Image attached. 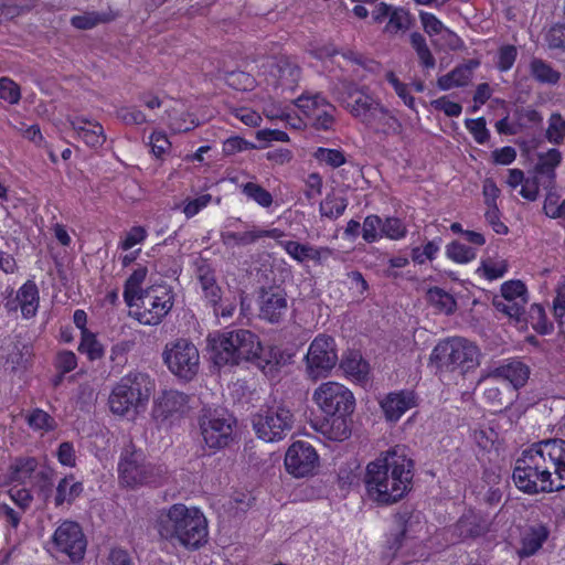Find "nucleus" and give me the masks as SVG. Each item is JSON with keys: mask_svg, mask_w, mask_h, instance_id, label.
<instances>
[{"mask_svg": "<svg viewBox=\"0 0 565 565\" xmlns=\"http://www.w3.org/2000/svg\"><path fill=\"white\" fill-rule=\"evenodd\" d=\"M414 461L405 448L396 446L382 452L366 467L364 482L370 499L380 504H393L411 490Z\"/></svg>", "mask_w": 565, "mask_h": 565, "instance_id": "1", "label": "nucleus"}, {"mask_svg": "<svg viewBox=\"0 0 565 565\" xmlns=\"http://www.w3.org/2000/svg\"><path fill=\"white\" fill-rule=\"evenodd\" d=\"M157 531L162 540L180 544L188 550H199L207 542V521L196 508L177 503L162 510L157 520Z\"/></svg>", "mask_w": 565, "mask_h": 565, "instance_id": "2", "label": "nucleus"}, {"mask_svg": "<svg viewBox=\"0 0 565 565\" xmlns=\"http://www.w3.org/2000/svg\"><path fill=\"white\" fill-rule=\"evenodd\" d=\"M211 359L217 366L250 362L260 369L269 364L259 338L246 329L223 331L207 337Z\"/></svg>", "mask_w": 565, "mask_h": 565, "instance_id": "3", "label": "nucleus"}, {"mask_svg": "<svg viewBox=\"0 0 565 565\" xmlns=\"http://www.w3.org/2000/svg\"><path fill=\"white\" fill-rule=\"evenodd\" d=\"M552 476L547 459L542 454V448L536 447V443L524 450L515 461L513 480L516 487L525 493L534 494L562 490V483H556Z\"/></svg>", "mask_w": 565, "mask_h": 565, "instance_id": "4", "label": "nucleus"}, {"mask_svg": "<svg viewBox=\"0 0 565 565\" xmlns=\"http://www.w3.org/2000/svg\"><path fill=\"white\" fill-rule=\"evenodd\" d=\"M152 390L149 375L131 372L114 386L108 398L109 408L119 416L136 415L146 407Z\"/></svg>", "mask_w": 565, "mask_h": 565, "instance_id": "5", "label": "nucleus"}, {"mask_svg": "<svg viewBox=\"0 0 565 565\" xmlns=\"http://www.w3.org/2000/svg\"><path fill=\"white\" fill-rule=\"evenodd\" d=\"M119 480L127 487L161 486L168 480V470L146 459L142 450L130 441L121 451L118 463Z\"/></svg>", "mask_w": 565, "mask_h": 565, "instance_id": "6", "label": "nucleus"}, {"mask_svg": "<svg viewBox=\"0 0 565 565\" xmlns=\"http://www.w3.org/2000/svg\"><path fill=\"white\" fill-rule=\"evenodd\" d=\"M480 350L472 341L452 337L440 341L433 350L430 362L439 372H469L480 364Z\"/></svg>", "mask_w": 565, "mask_h": 565, "instance_id": "7", "label": "nucleus"}, {"mask_svg": "<svg viewBox=\"0 0 565 565\" xmlns=\"http://www.w3.org/2000/svg\"><path fill=\"white\" fill-rule=\"evenodd\" d=\"M295 415L281 403L262 407L252 416V425L259 439L274 443L284 439L292 429Z\"/></svg>", "mask_w": 565, "mask_h": 565, "instance_id": "8", "label": "nucleus"}, {"mask_svg": "<svg viewBox=\"0 0 565 565\" xmlns=\"http://www.w3.org/2000/svg\"><path fill=\"white\" fill-rule=\"evenodd\" d=\"M168 370L178 379L190 382L200 369V353L190 340L179 338L168 342L162 352Z\"/></svg>", "mask_w": 565, "mask_h": 565, "instance_id": "9", "label": "nucleus"}, {"mask_svg": "<svg viewBox=\"0 0 565 565\" xmlns=\"http://www.w3.org/2000/svg\"><path fill=\"white\" fill-rule=\"evenodd\" d=\"M172 306L173 295L168 286H151L140 292L135 317L142 324L157 326L170 312Z\"/></svg>", "mask_w": 565, "mask_h": 565, "instance_id": "10", "label": "nucleus"}, {"mask_svg": "<svg viewBox=\"0 0 565 565\" xmlns=\"http://www.w3.org/2000/svg\"><path fill=\"white\" fill-rule=\"evenodd\" d=\"M338 360L334 339L320 334L310 343L305 356L307 375L311 380L326 377L337 365Z\"/></svg>", "mask_w": 565, "mask_h": 565, "instance_id": "11", "label": "nucleus"}, {"mask_svg": "<svg viewBox=\"0 0 565 565\" xmlns=\"http://www.w3.org/2000/svg\"><path fill=\"white\" fill-rule=\"evenodd\" d=\"M235 418L224 411H207L200 418V428L204 443L211 449L227 447L233 441Z\"/></svg>", "mask_w": 565, "mask_h": 565, "instance_id": "12", "label": "nucleus"}, {"mask_svg": "<svg viewBox=\"0 0 565 565\" xmlns=\"http://www.w3.org/2000/svg\"><path fill=\"white\" fill-rule=\"evenodd\" d=\"M313 401L324 415L353 414V393L337 382L322 383L313 393Z\"/></svg>", "mask_w": 565, "mask_h": 565, "instance_id": "13", "label": "nucleus"}, {"mask_svg": "<svg viewBox=\"0 0 565 565\" xmlns=\"http://www.w3.org/2000/svg\"><path fill=\"white\" fill-rule=\"evenodd\" d=\"M52 543L58 553L68 556L72 562L83 559L87 546L81 525L68 520L55 530Z\"/></svg>", "mask_w": 565, "mask_h": 565, "instance_id": "14", "label": "nucleus"}, {"mask_svg": "<svg viewBox=\"0 0 565 565\" xmlns=\"http://www.w3.org/2000/svg\"><path fill=\"white\" fill-rule=\"evenodd\" d=\"M259 318L269 323H279L288 309L287 294L278 285L263 286L258 290Z\"/></svg>", "mask_w": 565, "mask_h": 565, "instance_id": "15", "label": "nucleus"}, {"mask_svg": "<svg viewBox=\"0 0 565 565\" xmlns=\"http://www.w3.org/2000/svg\"><path fill=\"white\" fill-rule=\"evenodd\" d=\"M318 454L307 441H295L285 456L286 470L296 478L308 477L318 466Z\"/></svg>", "mask_w": 565, "mask_h": 565, "instance_id": "16", "label": "nucleus"}, {"mask_svg": "<svg viewBox=\"0 0 565 565\" xmlns=\"http://www.w3.org/2000/svg\"><path fill=\"white\" fill-rule=\"evenodd\" d=\"M268 66L277 88H281L282 92H295L301 78V68L294 60L285 55L273 57Z\"/></svg>", "mask_w": 565, "mask_h": 565, "instance_id": "17", "label": "nucleus"}, {"mask_svg": "<svg viewBox=\"0 0 565 565\" xmlns=\"http://www.w3.org/2000/svg\"><path fill=\"white\" fill-rule=\"evenodd\" d=\"M536 447L542 448V454L547 459L556 483H562L565 489V440L561 438L544 439L537 441Z\"/></svg>", "mask_w": 565, "mask_h": 565, "instance_id": "18", "label": "nucleus"}, {"mask_svg": "<svg viewBox=\"0 0 565 565\" xmlns=\"http://www.w3.org/2000/svg\"><path fill=\"white\" fill-rule=\"evenodd\" d=\"M287 254L298 263H303L308 259L321 264L323 260L332 255V249L329 247H315L309 244H301L296 241H286L280 243Z\"/></svg>", "mask_w": 565, "mask_h": 565, "instance_id": "19", "label": "nucleus"}, {"mask_svg": "<svg viewBox=\"0 0 565 565\" xmlns=\"http://www.w3.org/2000/svg\"><path fill=\"white\" fill-rule=\"evenodd\" d=\"M415 406V396L413 392L401 391L391 393L381 402V407L385 417L390 422L398 420L402 415L409 408Z\"/></svg>", "mask_w": 565, "mask_h": 565, "instance_id": "20", "label": "nucleus"}, {"mask_svg": "<svg viewBox=\"0 0 565 565\" xmlns=\"http://www.w3.org/2000/svg\"><path fill=\"white\" fill-rule=\"evenodd\" d=\"M68 121L87 146L98 148L105 143L106 136L99 122H93L85 117L70 118Z\"/></svg>", "mask_w": 565, "mask_h": 565, "instance_id": "21", "label": "nucleus"}, {"mask_svg": "<svg viewBox=\"0 0 565 565\" xmlns=\"http://www.w3.org/2000/svg\"><path fill=\"white\" fill-rule=\"evenodd\" d=\"M529 375V366L519 360H510L489 373L490 377L503 379L510 382L514 388L524 386Z\"/></svg>", "mask_w": 565, "mask_h": 565, "instance_id": "22", "label": "nucleus"}, {"mask_svg": "<svg viewBox=\"0 0 565 565\" xmlns=\"http://www.w3.org/2000/svg\"><path fill=\"white\" fill-rule=\"evenodd\" d=\"M562 156L557 149H550L539 154L534 175L542 180L543 189H552L555 182V168L561 163Z\"/></svg>", "mask_w": 565, "mask_h": 565, "instance_id": "23", "label": "nucleus"}, {"mask_svg": "<svg viewBox=\"0 0 565 565\" xmlns=\"http://www.w3.org/2000/svg\"><path fill=\"white\" fill-rule=\"evenodd\" d=\"M352 414L326 415L320 431L332 440H344L351 435Z\"/></svg>", "mask_w": 565, "mask_h": 565, "instance_id": "24", "label": "nucleus"}, {"mask_svg": "<svg viewBox=\"0 0 565 565\" xmlns=\"http://www.w3.org/2000/svg\"><path fill=\"white\" fill-rule=\"evenodd\" d=\"M488 532V522L473 511L461 515L455 525V533L462 540L479 537Z\"/></svg>", "mask_w": 565, "mask_h": 565, "instance_id": "25", "label": "nucleus"}, {"mask_svg": "<svg viewBox=\"0 0 565 565\" xmlns=\"http://www.w3.org/2000/svg\"><path fill=\"white\" fill-rule=\"evenodd\" d=\"M478 60H469L465 64L456 66L451 72L438 78V87L443 90H448L452 87H460L468 84L472 77V72L479 66Z\"/></svg>", "mask_w": 565, "mask_h": 565, "instance_id": "26", "label": "nucleus"}, {"mask_svg": "<svg viewBox=\"0 0 565 565\" xmlns=\"http://www.w3.org/2000/svg\"><path fill=\"white\" fill-rule=\"evenodd\" d=\"M548 529L543 524L530 526L522 535L521 547L518 550L520 557H530L534 555L547 540Z\"/></svg>", "mask_w": 565, "mask_h": 565, "instance_id": "27", "label": "nucleus"}, {"mask_svg": "<svg viewBox=\"0 0 565 565\" xmlns=\"http://www.w3.org/2000/svg\"><path fill=\"white\" fill-rule=\"evenodd\" d=\"M366 126L373 129L376 134L383 135H397L402 129V125L398 119L392 116L381 104L372 113Z\"/></svg>", "mask_w": 565, "mask_h": 565, "instance_id": "28", "label": "nucleus"}, {"mask_svg": "<svg viewBox=\"0 0 565 565\" xmlns=\"http://www.w3.org/2000/svg\"><path fill=\"white\" fill-rule=\"evenodd\" d=\"M83 490V483L75 481L73 475L65 476L56 487L55 505L61 507L65 502L72 504L82 494Z\"/></svg>", "mask_w": 565, "mask_h": 565, "instance_id": "29", "label": "nucleus"}, {"mask_svg": "<svg viewBox=\"0 0 565 565\" xmlns=\"http://www.w3.org/2000/svg\"><path fill=\"white\" fill-rule=\"evenodd\" d=\"M527 299L519 298L516 300L504 299L495 297L492 301L493 307L499 311L513 319L516 322H527V313L525 305Z\"/></svg>", "mask_w": 565, "mask_h": 565, "instance_id": "30", "label": "nucleus"}, {"mask_svg": "<svg viewBox=\"0 0 565 565\" xmlns=\"http://www.w3.org/2000/svg\"><path fill=\"white\" fill-rule=\"evenodd\" d=\"M408 512H398L394 515V530L386 540V548L391 556H395L403 546L407 533Z\"/></svg>", "mask_w": 565, "mask_h": 565, "instance_id": "31", "label": "nucleus"}, {"mask_svg": "<svg viewBox=\"0 0 565 565\" xmlns=\"http://www.w3.org/2000/svg\"><path fill=\"white\" fill-rule=\"evenodd\" d=\"M17 299L20 303L22 315L31 318L35 315L39 305V290L36 285L29 280L18 291Z\"/></svg>", "mask_w": 565, "mask_h": 565, "instance_id": "32", "label": "nucleus"}, {"mask_svg": "<svg viewBox=\"0 0 565 565\" xmlns=\"http://www.w3.org/2000/svg\"><path fill=\"white\" fill-rule=\"evenodd\" d=\"M23 349L25 345H20L18 341L9 338L1 347L4 358V369L11 373L17 372L20 367L24 366V353Z\"/></svg>", "mask_w": 565, "mask_h": 565, "instance_id": "33", "label": "nucleus"}, {"mask_svg": "<svg viewBox=\"0 0 565 565\" xmlns=\"http://www.w3.org/2000/svg\"><path fill=\"white\" fill-rule=\"evenodd\" d=\"M355 95L356 97L354 100L348 103V108L354 117L360 118V120L366 125L372 116V113L377 108L380 103L364 92Z\"/></svg>", "mask_w": 565, "mask_h": 565, "instance_id": "34", "label": "nucleus"}, {"mask_svg": "<svg viewBox=\"0 0 565 565\" xmlns=\"http://www.w3.org/2000/svg\"><path fill=\"white\" fill-rule=\"evenodd\" d=\"M118 15V12H85L81 15H75L71 19V23L74 28L79 30H88L96 26L99 23L113 21Z\"/></svg>", "mask_w": 565, "mask_h": 565, "instance_id": "35", "label": "nucleus"}, {"mask_svg": "<svg viewBox=\"0 0 565 565\" xmlns=\"http://www.w3.org/2000/svg\"><path fill=\"white\" fill-rule=\"evenodd\" d=\"M340 366L348 375L361 381L367 374V363L362 359L361 354L356 351H351L340 362Z\"/></svg>", "mask_w": 565, "mask_h": 565, "instance_id": "36", "label": "nucleus"}, {"mask_svg": "<svg viewBox=\"0 0 565 565\" xmlns=\"http://www.w3.org/2000/svg\"><path fill=\"white\" fill-rule=\"evenodd\" d=\"M347 206L348 200L343 196H338L332 192L328 193L320 202L319 211L321 216L330 220H337L344 213Z\"/></svg>", "mask_w": 565, "mask_h": 565, "instance_id": "37", "label": "nucleus"}, {"mask_svg": "<svg viewBox=\"0 0 565 565\" xmlns=\"http://www.w3.org/2000/svg\"><path fill=\"white\" fill-rule=\"evenodd\" d=\"M530 68L531 75L542 84L554 85L561 78V73L541 58L532 60Z\"/></svg>", "mask_w": 565, "mask_h": 565, "instance_id": "38", "label": "nucleus"}, {"mask_svg": "<svg viewBox=\"0 0 565 565\" xmlns=\"http://www.w3.org/2000/svg\"><path fill=\"white\" fill-rule=\"evenodd\" d=\"M429 302L439 311L451 315L457 309L455 298L439 287L429 288L427 291Z\"/></svg>", "mask_w": 565, "mask_h": 565, "instance_id": "39", "label": "nucleus"}, {"mask_svg": "<svg viewBox=\"0 0 565 565\" xmlns=\"http://www.w3.org/2000/svg\"><path fill=\"white\" fill-rule=\"evenodd\" d=\"M411 45L415 50L420 63L426 68L435 67L436 60L433 56L426 39L419 32H413L409 36Z\"/></svg>", "mask_w": 565, "mask_h": 565, "instance_id": "40", "label": "nucleus"}, {"mask_svg": "<svg viewBox=\"0 0 565 565\" xmlns=\"http://www.w3.org/2000/svg\"><path fill=\"white\" fill-rule=\"evenodd\" d=\"M269 231H259V232H225L222 233V242L231 247L239 246V245H249L254 243L256 239L268 235Z\"/></svg>", "mask_w": 565, "mask_h": 565, "instance_id": "41", "label": "nucleus"}, {"mask_svg": "<svg viewBox=\"0 0 565 565\" xmlns=\"http://www.w3.org/2000/svg\"><path fill=\"white\" fill-rule=\"evenodd\" d=\"M189 401V396L179 391H167L160 401V407L163 413L172 414L181 411Z\"/></svg>", "mask_w": 565, "mask_h": 565, "instance_id": "42", "label": "nucleus"}, {"mask_svg": "<svg viewBox=\"0 0 565 565\" xmlns=\"http://www.w3.org/2000/svg\"><path fill=\"white\" fill-rule=\"evenodd\" d=\"M78 351L86 353L88 359L94 361L104 355V348L93 333H85L82 335V341L78 345Z\"/></svg>", "mask_w": 565, "mask_h": 565, "instance_id": "43", "label": "nucleus"}, {"mask_svg": "<svg viewBox=\"0 0 565 565\" xmlns=\"http://www.w3.org/2000/svg\"><path fill=\"white\" fill-rule=\"evenodd\" d=\"M195 276L201 285V288L213 286L217 284L215 270L207 259L199 258L195 263Z\"/></svg>", "mask_w": 565, "mask_h": 565, "instance_id": "44", "label": "nucleus"}, {"mask_svg": "<svg viewBox=\"0 0 565 565\" xmlns=\"http://www.w3.org/2000/svg\"><path fill=\"white\" fill-rule=\"evenodd\" d=\"M447 256L457 263H468L476 257V249L457 241L447 246Z\"/></svg>", "mask_w": 565, "mask_h": 565, "instance_id": "45", "label": "nucleus"}, {"mask_svg": "<svg viewBox=\"0 0 565 565\" xmlns=\"http://www.w3.org/2000/svg\"><path fill=\"white\" fill-rule=\"evenodd\" d=\"M298 107L303 110V113L308 116L313 113L320 111L321 109H334V107L329 104V102L317 94L312 97H300L298 98Z\"/></svg>", "mask_w": 565, "mask_h": 565, "instance_id": "46", "label": "nucleus"}, {"mask_svg": "<svg viewBox=\"0 0 565 565\" xmlns=\"http://www.w3.org/2000/svg\"><path fill=\"white\" fill-rule=\"evenodd\" d=\"M546 138L553 143H561L565 138V119L557 113L550 117Z\"/></svg>", "mask_w": 565, "mask_h": 565, "instance_id": "47", "label": "nucleus"}, {"mask_svg": "<svg viewBox=\"0 0 565 565\" xmlns=\"http://www.w3.org/2000/svg\"><path fill=\"white\" fill-rule=\"evenodd\" d=\"M412 17L409 12L403 8L394 9L390 15L386 30L397 32L398 30H407L411 28Z\"/></svg>", "mask_w": 565, "mask_h": 565, "instance_id": "48", "label": "nucleus"}, {"mask_svg": "<svg viewBox=\"0 0 565 565\" xmlns=\"http://www.w3.org/2000/svg\"><path fill=\"white\" fill-rule=\"evenodd\" d=\"M243 192L259 205L268 207L273 203L271 194L259 184L248 182L244 185Z\"/></svg>", "mask_w": 565, "mask_h": 565, "instance_id": "49", "label": "nucleus"}, {"mask_svg": "<svg viewBox=\"0 0 565 565\" xmlns=\"http://www.w3.org/2000/svg\"><path fill=\"white\" fill-rule=\"evenodd\" d=\"M545 41L550 49L565 51V22L553 24L545 35Z\"/></svg>", "mask_w": 565, "mask_h": 565, "instance_id": "50", "label": "nucleus"}, {"mask_svg": "<svg viewBox=\"0 0 565 565\" xmlns=\"http://www.w3.org/2000/svg\"><path fill=\"white\" fill-rule=\"evenodd\" d=\"M28 424L35 429L53 430L56 426L54 418L42 409H34L28 416Z\"/></svg>", "mask_w": 565, "mask_h": 565, "instance_id": "51", "label": "nucleus"}, {"mask_svg": "<svg viewBox=\"0 0 565 565\" xmlns=\"http://www.w3.org/2000/svg\"><path fill=\"white\" fill-rule=\"evenodd\" d=\"M313 157L332 168H339L345 163L344 153L338 149L318 148Z\"/></svg>", "mask_w": 565, "mask_h": 565, "instance_id": "52", "label": "nucleus"}, {"mask_svg": "<svg viewBox=\"0 0 565 565\" xmlns=\"http://www.w3.org/2000/svg\"><path fill=\"white\" fill-rule=\"evenodd\" d=\"M466 127L472 134L475 140L483 145L490 138V132L487 129V122L483 117L477 119H466Z\"/></svg>", "mask_w": 565, "mask_h": 565, "instance_id": "53", "label": "nucleus"}, {"mask_svg": "<svg viewBox=\"0 0 565 565\" xmlns=\"http://www.w3.org/2000/svg\"><path fill=\"white\" fill-rule=\"evenodd\" d=\"M0 98L10 103L18 104L21 98L20 87L9 77L0 78Z\"/></svg>", "mask_w": 565, "mask_h": 565, "instance_id": "54", "label": "nucleus"}, {"mask_svg": "<svg viewBox=\"0 0 565 565\" xmlns=\"http://www.w3.org/2000/svg\"><path fill=\"white\" fill-rule=\"evenodd\" d=\"M501 298L516 300L519 298L527 299L525 285L521 280L505 281L501 286Z\"/></svg>", "mask_w": 565, "mask_h": 565, "instance_id": "55", "label": "nucleus"}, {"mask_svg": "<svg viewBox=\"0 0 565 565\" xmlns=\"http://www.w3.org/2000/svg\"><path fill=\"white\" fill-rule=\"evenodd\" d=\"M38 467V461L35 458H17L13 465V473L15 480H21L25 478H30L31 475Z\"/></svg>", "mask_w": 565, "mask_h": 565, "instance_id": "56", "label": "nucleus"}, {"mask_svg": "<svg viewBox=\"0 0 565 565\" xmlns=\"http://www.w3.org/2000/svg\"><path fill=\"white\" fill-rule=\"evenodd\" d=\"M382 220L377 215H369L365 217L362 227V236L367 243H372L380 236L379 230L382 227Z\"/></svg>", "mask_w": 565, "mask_h": 565, "instance_id": "57", "label": "nucleus"}, {"mask_svg": "<svg viewBox=\"0 0 565 565\" xmlns=\"http://www.w3.org/2000/svg\"><path fill=\"white\" fill-rule=\"evenodd\" d=\"M381 233H383L384 235L392 239H398L405 236L406 228L399 218L388 217L382 224Z\"/></svg>", "mask_w": 565, "mask_h": 565, "instance_id": "58", "label": "nucleus"}, {"mask_svg": "<svg viewBox=\"0 0 565 565\" xmlns=\"http://www.w3.org/2000/svg\"><path fill=\"white\" fill-rule=\"evenodd\" d=\"M420 22L424 31L429 35L440 34L446 30V26L443 24L440 20H438L434 14L420 11L419 12Z\"/></svg>", "mask_w": 565, "mask_h": 565, "instance_id": "59", "label": "nucleus"}, {"mask_svg": "<svg viewBox=\"0 0 565 565\" xmlns=\"http://www.w3.org/2000/svg\"><path fill=\"white\" fill-rule=\"evenodd\" d=\"M518 55L516 47L514 45H503L499 50L497 66L501 72H505L512 67Z\"/></svg>", "mask_w": 565, "mask_h": 565, "instance_id": "60", "label": "nucleus"}, {"mask_svg": "<svg viewBox=\"0 0 565 565\" xmlns=\"http://www.w3.org/2000/svg\"><path fill=\"white\" fill-rule=\"evenodd\" d=\"M149 146L157 158H162L171 147V142L163 132H153L150 136Z\"/></svg>", "mask_w": 565, "mask_h": 565, "instance_id": "61", "label": "nucleus"}, {"mask_svg": "<svg viewBox=\"0 0 565 565\" xmlns=\"http://www.w3.org/2000/svg\"><path fill=\"white\" fill-rule=\"evenodd\" d=\"M256 146L241 137H231L223 142V152L226 156H232L244 149H254Z\"/></svg>", "mask_w": 565, "mask_h": 565, "instance_id": "62", "label": "nucleus"}, {"mask_svg": "<svg viewBox=\"0 0 565 565\" xmlns=\"http://www.w3.org/2000/svg\"><path fill=\"white\" fill-rule=\"evenodd\" d=\"M541 186L543 188V183L537 177L533 175L532 178H526L522 183L520 194L529 201H535Z\"/></svg>", "mask_w": 565, "mask_h": 565, "instance_id": "63", "label": "nucleus"}, {"mask_svg": "<svg viewBox=\"0 0 565 565\" xmlns=\"http://www.w3.org/2000/svg\"><path fill=\"white\" fill-rule=\"evenodd\" d=\"M334 109H321L320 111L308 115L312 120V126L318 130H328L333 124L332 111Z\"/></svg>", "mask_w": 565, "mask_h": 565, "instance_id": "64", "label": "nucleus"}]
</instances>
